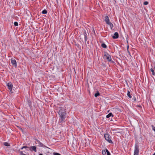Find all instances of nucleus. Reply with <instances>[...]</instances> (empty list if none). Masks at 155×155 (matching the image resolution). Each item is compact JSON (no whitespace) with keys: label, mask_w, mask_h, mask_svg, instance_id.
<instances>
[{"label":"nucleus","mask_w":155,"mask_h":155,"mask_svg":"<svg viewBox=\"0 0 155 155\" xmlns=\"http://www.w3.org/2000/svg\"><path fill=\"white\" fill-rule=\"evenodd\" d=\"M111 116L112 117H113L114 116V115L111 113H110L106 116V117L107 118H108Z\"/></svg>","instance_id":"obj_12"},{"label":"nucleus","mask_w":155,"mask_h":155,"mask_svg":"<svg viewBox=\"0 0 155 155\" xmlns=\"http://www.w3.org/2000/svg\"><path fill=\"white\" fill-rule=\"evenodd\" d=\"M28 147L27 146H24L22 147H21V149H23V148H28Z\"/></svg>","instance_id":"obj_23"},{"label":"nucleus","mask_w":155,"mask_h":155,"mask_svg":"<svg viewBox=\"0 0 155 155\" xmlns=\"http://www.w3.org/2000/svg\"><path fill=\"white\" fill-rule=\"evenodd\" d=\"M54 155H61L60 154L58 153H54Z\"/></svg>","instance_id":"obj_27"},{"label":"nucleus","mask_w":155,"mask_h":155,"mask_svg":"<svg viewBox=\"0 0 155 155\" xmlns=\"http://www.w3.org/2000/svg\"><path fill=\"white\" fill-rule=\"evenodd\" d=\"M29 149L31 151H34L35 152L37 151L36 147L35 146H31L29 148Z\"/></svg>","instance_id":"obj_9"},{"label":"nucleus","mask_w":155,"mask_h":155,"mask_svg":"<svg viewBox=\"0 0 155 155\" xmlns=\"http://www.w3.org/2000/svg\"><path fill=\"white\" fill-rule=\"evenodd\" d=\"M107 155H110V153L109 151L107 152Z\"/></svg>","instance_id":"obj_28"},{"label":"nucleus","mask_w":155,"mask_h":155,"mask_svg":"<svg viewBox=\"0 0 155 155\" xmlns=\"http://www.w3.org/2000/svg\"><path fill=\"white\" fill-rule=\"evenodd\" d=\"M4 145L5 146H10L9 144L7 142H5L4 143Z\"/></svg>","instance_id":"obj_21"},{"label":"nucleus","mask_w":155,"mask_h":155,"mask_svg":"<svg viewBox=\"0 0 155 155\" xmlns=\"http://www.w3.org/2000/svg\"><path fill=\"white\" fill-rule=\"evenodd\" d=\"M100 95V94L98 92V91H97V93H96L95 94H94V96L95 97H97L98 96H99Z\"/></svg>","instance_id":"obj_15"},{"label":"nucleus","mask_w":155,"mask_h":155,"mask_svg":"<svg viewBox=\"0 0 155 155\" xmlns=\"http://www.w3.org/2000/svg\"><path fill=\"white\" fill-rule=\"evenodd\" d=\"M101 46L104 48H106L107 47L106 45L104 43H103L101 44Z\"/></svg>","instance_id":"obj_16"},{"label":"nucleus","mask_w":155,"mask_h":155,"mask_svg":"<svg viewBox=\"0 0 155 155\" xmlns=\"http://www.w3.org/2000/svg\"><path fill=\"white\" fill-rule=\"evenodd\" d=\"M39 155H43L41 153H40L39 154Z\"/></svg>","instance_id":"obj_31"},{"label":"nucleus","mask_w":155,"mask_h":155,"mask_svg":"<svg viewBox=\"0 0 155 155\" xmlns=\"http://www.w3.org/2000/svg\"><path fill=\"white\" fill-rule=\"evenodd\" d=\"M104 138L105 140L107 141L109 143H112L113 142L112 141L110 136L108 134H105L104 135Z\"/></svg>","instance_id":"obj_3"},{"label":"nucleus","mask_w":155,"mask_h":155,"mask_svg":"<svg viewBox=\"0 0 155 155\" xmlns=\"http://www.w3.org/2000/svg\"><path fill=\"white\" fill-rule=\"evenodd\" d=\"M109 110H108V111H107V112H109Z\"/></svg>","instance_id":"obj_33"},{"label":"nucleus","mask_w":155,"mask_h":155,"mask_svg":"<svg viewBox=\"0 0 155 155\" xmlns=\"http://www.w3.org/2000/svg\"><path fill=\"white\" fill-rule=\"evenodd\" d=\"M36 141H35V143L36 144H38V146L40 147H44L45 146L42 144V143H41L39 140H38L37 139H35Z\"/></svg>","instance_id":"obj_5"},{"label":"nucleus","mask_w":155,"mask_h":155,"mask_svg":"<svg viewBox=\"0 0 155 155\" xmlns=\"http://www.w3.org/2000/svg\"><path fill=\"white\" fill-rule=\"evenodd\" d=\"M106 151V152H107L109 151L107 149H106V151Z\"/></svg>","instance_id":"obj_30"},{"label":"nucleus","mask_w":155,"mask_h":155,"mask_svg":"<svg viewBox=\"0 0 155 155\" xmlns=\"http://www.w3.org/2000/svg\"><path fill=\"white\" fill-rule=\"evenodd\" d=\"M104 58L106 59L108 61L113 62V61H111V56L106 52H104Z\"/></svg>","instance_id":"obj_2"},{"label":"nucleus","mask_w":155,"mask_h":155,"mask_svg":"<svg viewBox=\"0 0 155 155\" xmlns=\"http://www.w3.org/2000/svg\"><path fill=\"white\" fill-rule=\"evenodd\" d=\"M58 114L60 117L59 121L61 122H62L64 120L66 116V109L61 107L58 112Z\"/></svg>","instance_id":"obj_1"},{"label":"nucleus","mask_w":155,"mask_h":155,"mask_svg":"<svg viewBox=\"0 0 155 155\" xmlns=\"http://www.w3.org/2000/svg\"><path fill=\"white\" fill-rule=\"evenodd\" d=\"M84 38L85 39V42H86L87 40V33L86 31L84 32Z\"/></svg>","instance_id":"obj_11"},{"label":"nucleus","mask_w":155,"mask_h":155,"mask_svg":"<svg viewBox=\"0 0 155 155\" xmlns=\"http://www.w3.org/2000/svg\"><path fill=\"white\" fill-rule=\"evenodd\" d=\"M119 37V34L117 32H116L114 33V35L112 36L113 39L117 38Z\"/></svg>","instance_id":"obj_8"},{"label":"nucleus","mask_w":155,"mask_h":155,"mask_svg":"<svg viewBox=\"0 0 155 155\" xmlns=\"http://www.w3.org/2000/svg\"><path fill=\"white\" fill-rule=\"evenodd\" d=\"M152 130L155 132V127L153 126V125L152 126Z\"/></svg>","instance_id":"obj_26"},{"label":"nucleus","mask_w":155,"mask_h":155,"mask_svg":"<svg viewBox=\"0 0 155 155\" xmlns=\"http://www.w3.org/2000/svg\"><path fill=\"white\" fill-rule=\"evenodd\" d=\"M28 104L29 106H31V101H30L29 100L28 101Z\"/></svg>","instance_id":"obj_20"},{"label":"nucleus","mask_w":155,"mask_h":155,"mask_svg":"<svg viewBox=\"0 0 155 155\" xmlns=\"http://www.w3.org/2000/svg\"><path fill=\"white\" fill-rule=\"evenodd\" d=\"M102 153L103 155H106V151H105V150H103L102 151Z\"/></svg>","instance_id":"obj_19"},{"label":"nucleus","mask_w":155,"mask_h":155,"mask_svg":"<svg viewBox=\"0 0 155 155\" xmlns=\"http://www.w3.org/2000/svg\"><path fill=\"white\" fill-rule=\"evenodd\" d=\"M47 13V11L45 9L43 10L42 12V13L43 14H46Z\"/></svg>","instance_id":"obj_18"},{"label":"nucleus","mask_w":155,"mask_h":155,"mask_svg":"<svg viewBox=\"0 0 155 155\" xmlns=\"http://www.w3.org/2000/svg\"><path fill=\"white\" fill-rule=\"evenodd\" d=\"M148 3V2H147L146 1L144 2L143 4L145 5H147Z\"/></svg>","instance_id":"obj_25"},{"label":"nucleus","mask_w":155,"mask_h":155,"mask_svg":"<svg viewBox=\"0 0 155 155\" xmlns=\"http://www.w3.org/2000/svg\"><path fill=\"white\" fill-rule=\"evenodd\" d=\"M105 21L107 24H108V23H109L110 22L109 17L107 16H106L105 17Z\"/></svg>","instance_id":"obj_10"},{"label":"nucleus","mask_w":155,"mask_h":155,"mask_svg":"<svg viewBox=\"0 0 155 155\" xmlns=\"http://www.w3.org/2000/svg\"><path fill=\"white\" fill-rule=\"evenodd\" d=\"M7 86H8V89L10 90V91H11L13 86V85L10 82L8 83L7 84Z\"/></svg>","instance_id":"obj_6"},{"label":"nucleus","mask_w":155,"mask_h":155,"mask_svg":"<svg viewBox=\"0 0 155 155\" xmlns=\"http://www.w3.org/2000/svg\"><path fill=\"white\" fill-rule=\"evenodd\" d=\"M150 70L152 72V74L153 75H155V72H154V70H153V69L151 68Z\"/></svg>","instance_id":"obj_17"},{"label":"nucleus","mask_w":155,"mask_h":155,"mask_svg":"<svg viewBox=\"0 0 155 155\" xmlns=\"http://www.w3.org/2000/svg\"><path fill=\"white\" fill-rule=\"evenodd\" d=\"M20 155H28V154H26L24 153L22 151H20Z\"/></svg>","instance_id":"obj_22"},{"label":"nucleus","mask_w":155,"mask_h":155,"mask_svg":"<svg viewBox=\"0 0 155 155\" xmlns=\"http://www.w3.org/2000/svg\"><path fill=\"white\" fill-rule=\"evenodd\" d=\"M107 24L110 25L111 29H112V28H113V27L114 26L113 24L110 22H109V23H108V24Z\"/></svg>","instance_id":"obj_13"},{"label":"nucleus","mask_w":155,"mask_h":155,"mask_svg":"<svg viewBox=\"0 0 155 155\" xmlns=\"http://www.w3.org/2000/svg\"><path fill=\"white\" fill-rule=\"evenodd\" d=\"M153 155H155V153Z\"/></svg>","instance_id":"obj_32"},{"label":"nucleus","mask_w":155,"mask_h":155,"mask_svg":"<svg viewBox=\"0 0 155 155\" xmlns=\"http://www.w3.org/2000/svg\"><path fill=\"white\" fill-rule=\"evenodd\" d=\"M14 25L15 26H17L18 25V23L17 22H15L14 23Z\"/></svg>","instance_id":"obj_24"},{"label":"nucleus","mask_w":155,"mask_h":155,"mask_svg":"<svg viewBox=\"0 0 155 155\" xmlns=\"http://www.w3.org/2000/svg\"><path fill=\"white\" fill-rule=\"evenodd\" d=\"M11 62L13 65L15 67H16L17 66V63L15 60L12 58L11 59Z\"/></svg>","instance_id":"obj_7"},{"label":"nucleus","mask_w":155,"mask_h":155,"mask_svg":"<svg viewBox=\"0 0 155 155\" xmlns=\"http://www.w3.org/2000/svg\"><path fill=\"white\" fill-rule=\"evenodd\" d=\"M139 146L138 144L136 143L135 145V149L134 155H138L139 154Z\"/></svg>","instance_id":"obj_4"},{"label":"nucleus","mask_w":155,"mask_h":155,"mask_svg":"<svg viewBox=\"0 0 155 155\" xmlns=\"http://www.w3.org/2000/svg\"><path fill=\"white\" fill-rule=\"evenodd\" d=\"M134 101H136V99L135 97H134V98L133 99Z\"/></svg>","instance_id":"obj_29"},{"label":"nucleus","mask_w":155,"mask_h":155,"mask_svg":"<svg viewBox=\"0 0 155 155\" xmlns=\"http://www.w3.org/2000/svg\"><path fill=\"white\" fill-rule=\"evenodd\" d=\"M127 95L130 98H131L132 97V96L130 94V92L129 91H128L127 93Z\"/></svg>","instance_id":"obj_14"},{"label":"nucleus","mask_w":155,"mask_h":155,"mask_svg":"<svg viewBox=\"0 0 155 155\" xmlns=\"http://www.w3.org/2000/svg\"><path fill=\"white\" fill-rule=\"evenodd\" d=\"M139 107H141V106H139Z\"/></svg>","instance_id":"obj_34"}]
</instances>
